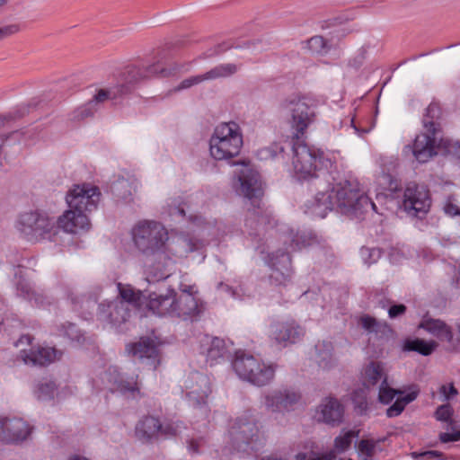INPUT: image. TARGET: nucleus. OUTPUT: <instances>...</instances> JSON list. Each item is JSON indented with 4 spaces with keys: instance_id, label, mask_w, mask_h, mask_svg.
Listing matches in <instances>:
<instances>
[{
    "instance_id": "30",
    "label": "nucleus",
    "mask_w": 460,
    "mask_h": 460,
    "mask_svg": "<svg viewBox=\"0 0 460 460\" xmlns=\"http://www.w3.org/2000/svg\"><path fill=\"white\" fill-rule=\"evenodd\" d=\"M334 348L331 341H322L314 345V359L319 367L329 370L335 367Z\"/></svg>"
},
{
    "instance_id": "50",
    "label": "nucleus",
    "mask_w": 460,
    "mask_h": 460,
    "mask_svg": "<svg viewBox=\"0 0 460 460\" xmlns=\"http://www.w3.org/2000/svg\"><path fill=\"white\" fill-rule=\"evenodd\" d=\"M95 111V106L93 101L88 102L86 104L78 107L73 111V120H82L93 115Z\"/></svg>"
},
{
    "instance_id": "63",
    "label": "nucleus",
    "mask_w": 460,
    "mask_h": 460,
    "mask_svg": "<svg viewBox=\"0 0 460 460\" xmlns=\"http://www.w3.org/2000/svg\"><path fill=\"white\" fill-rule=\"evenodd\" d=\"M193 288H194L193 286L181 285L180 289L181 291V294H188V295H194L195 296Z\"/></svg>"
},
{
    "instance_id": "54",
    "label": "nucleus",
    "mask_w": 460,
    "mask_h": 460,
    "mask_svg": "<svg viewBox=\"0 0 460 460\" xmlns=\"http://www.w3.org/2000/svg\"><path fill=\"white\" fill-rule=\"evenodd\" d=\"M179 244L182 251H180L179 252L182 253H190L193 252L198 249L197 242L189 236H184L181 239H179Z\"/></svg>"
},
{
    "instance_id": "21",
    "label": "nucleus",
    "mask_w": 460,
    "mask_h": 460,
    "mask_svg": "<svg viewBox=\"0 0 460 460\" xmlns=\"http://www.w3.org/2000/svg\"><path fill=\"white\" fill-rule=\"evenodd\" d=\"M344 406L333 396L323 398L318 406V421L332 427L339 426L343 421Z\"/></svg>"
},
{
    "instance_id": "1",
    "label": "nucleus",
    "mask_w": 460,
    "mask_h": 460,
    "mask_svg": "<svg viewBox=\"0 0 460 460\" xmlns=\"http://www.w3.org/2000/svg\"><path fill=\"white\" fill-rule=\"evenodd\" d=\"M332 162L333 167L323 178L324 183L316 179H297L300 182H307L316 191L314 199L306 205L308 212L314 217L324 218L330 211L337 209L351 219H359L368 208L376 211V204L360 190L357 180L345 179L336 182L337 165L333 159Z\"/></svg>"
},
{
    "instance_id": "55",
    "label": "nucleus",
    "mask_w": 460,
    "mask_h": 460,
    "mask_svg": "<svg viewBox=\"0 0 460 460\" xmlns=\"http://www.w3.org/2000/svg\"><path fill=\"white\" fill-rule=\"evenodd\" d=\"M20 27L17 24H10L0 28V41L17 33Z\"/></svg>"
},
{
    "instance_id": "26",
    "label": "nucleus",
    "mask_w": 460,
    "mask_h": 460,
    "mask_svg": "<svg viewBox=\"0 0 460 460\" xmlns=\"http://www.w3.org/2000/svg\"><path fill=\"white\" fill-rule=\"evenodd\" d=\"M147 308L159 316L174 315L175 290L168 288L165 295L152 293L149 295Z\"/></svg>"
},
{
    "instance_id": "39",
    "label": "nucleus",
    "mask_w": 460,
    "mask_h": 460,
    "mask_svg": "<svg viewBox=\"0 0 460 460\" xmlns=\"http://www.w3.org/2000/svg\"><path fill=\"white\" fill-rule=\"evenodd\" d=\"M119 296L115 300L126 301L127 306L131 309H136L140 306V299L142 293L140 291H135L129 286L125 287L122 284H118Z\"/></svg>"
},
{
    "instance_id": "27",
    "label": "nucleus",
    "mask_w": 460,
    "mask_h": 460,
    "mask_svg": "<svg viewBox=\"0 0 460 460\" xmlns=\"http://www.w3.org/2000/svg\"><path fill=\"white\" fill-rule=\"evenodd\" d=\"M128 349L140 360L150 359L153 364L158 361V348L155 341L150 337H141L138 341L128 345ZM154 367H155V365H154Z\"/></svg>"
},
{
    "instance_id": "46",
    "label": "nucleus",
    "mask_w": 460,
    "mask_h": 460,
    "mask_svg": "<svg viewBox=\"0 0 460 460\" xmlns=\"http://www.w3.org/2000/svg\"><path fill=\"white\" fill-rule=\"evenodd\" d=\"M57 389L56 384L52 381L40 383L38 385L35 394L39 400L49 401L54 398Z\"/></svg>"
},
{
    "instance_id": "17",
    "label": "nucleus",
    "mask_w": 460,
    "mask_h": 460,
    "mask_svg": "<svg viewBox=\"0 0 460 460\" xmlns=\"http://www.w3.org/2000/svg\"><path fill=\"white\" fill-rule=\"evenodd\" d=\"M186 397L193 407H201L206 404L207 398L211 393L208 377L199 372L191 374L190 380L186 382Z\"/></svg>"
},
{
    "instance_id": "35",
    "label": "nucleus",
    "mask_w": 460,
    "mask_h": 460,
    "mask_svg": "<svg viewBox=\"0 0 460 460\" xmlns=\"http://www.w3.org/2000/svg\"><path fill=\"white\" fill-rule=\"evenodd\" d=\"M438 346V344L435 341H425L420 338L407 339L403 343V350L414 351L422 356H429L436 350Z\"/></svg>"
},
{
    "instance_id": "24",
    "label": "nucleus",
    "mask_w": 460,
    "mask_h": 460,
    "mask_svg": "<svg viewBox=\"0 0 460 460\" xmlns=\"http://www.w3.org/2000/svg\"><path fill=\"white\" fill-rule=\"evenodd\" d=\"M58 226L66 233L79 234L87 232L91 223L86 214L69 208L58 217Z\"/></svg>"
},
{
    "instance_id": "29",
    "label": "nucleus",
    "mask_w": 460,
    "mask_h": 460,
    "mask_svg": "<svg viewBox=\"0 0 460 460\" xmlns=\"http://www.w3.org/2000/svg\"><path fill=\"white\" fill-rule=\"evenodd\" d=\"M259 360L260 359L256 358L254 356L239 350L235 352L234 358L232 361V367L241 379L249 381Z\"/></svg>"
},
{
    "instance_id": "22",
    "label": "nucleus",
    "mask_w": 460,
    "mask_h": 460,
    "mask_svg": "<svg viewBox=\"0 0 460 460\" xmlns=\"http://www.w3.org/2000/svg\"><path fill=\"white\" fill-rule=\"evenodd\" d=\"M204 311L203 303L194 295L181 294L175 292V317L183 320L194 319L199 317Z\"/></svg>"
},
{
    "instance_id": "44",
    "label": "nucleus",
    "mask_w": 460,
    "mask_h": 460,
    "mask_svg": "<svg viewBox=\"0 0 460 460\" xmlns=\"http://www.w3.org/2000/svg\"><path fill=\"white\" fill-rule=\"evenodd\" d=\"M111 188L116 197L124 200H127L132 194L130 182L125 178L118 179Z\"/></svg>"
},
{
    "instance_id": "49",
    "label": "nucleus",
    "mask_w": 460,
    "mask_h": 460,
    "mask_svg": "<svg viewBox=\"0 0 460 460\" xmlns=\"http://www.w3.org/2000/svg\"><path fill=\"white\" fill-rule=\"evenodd\" d=\"M376 442L372 439H361L358 443V452L363 456V460H372L376 451Z\"/></svg>"
},
{
    "instance_id": "14",
    "label": "nucleus",
    "mask_w": 460,
    "mask_h": 460,
    "mask_svg": "<svg viewBox=\"0 0 460 460\" xmlns=\"http://www.w3.org/2000/svg\"><path fill=\"white\" fill-rule=\"evenodd\" d=\"M268 264L271 269L269 279L275 287L286 286L292 279L291 257L289 252L278 250L268 256Z\"/></svg>"
},
{
    "instance_id": "58",
    "label": "nucleus",
    "mask_w": 460,
    "mask_h": 460,
    "mask_svg": "<svg viewBox=\"0 0 460 460\" xmlns=\"http://www.w3.org/2000/svg\"><path fill=\"white\" fill-rule=\"evenodd\" d=\"M31 105V104L30 103L27 105H22V106L19 107L13 112V114H9L8 116H4V119H18V118H22V117L25 116L26 114L29 113V109H30Z\"/></svg>"
},
{
    "instance_id": "5",
    "label": "nucleus",
    "mask_w": 460,
    "mask_h": 460,
    "mask_svg": "<svg viewBox=\"0 0 460 460\" xmlns=\"http://www.w3.org/2000/svg\"><path fill=\"white\" fill-rule=\"evenodd\" d=\"M190 63H173L168 67H164L157 62L148 66H128L121 75L120 82L110 89H101L94 95V106L108 99L115 100L119 97L131 93L137 85L143 80L153 75L168 77L180 73L189 71Z\"/></svg>"
},
{
    "instance_id": "40",
    "label": "nucleus",
    "mask_w": 460,
    "mask_h": 460,
    "mask_svg": "<svg viewBox=\"0 0 460 460\" xmlns=\"http://www.w3.org/2000/svg\"><path fill=\"white\" fill-rule=\"evenodd\" d=\"M61 287L63 289L64 297L69 301L72 309L74 311H78L81 308L84 296L79 294L76 291L75 287L72 284L63 283Z\"/></svg>"
},
{
    "instance_id": "18",
    "label": "nucleus",
    "mask_w": 460,
    "mask_h": 460,
    "mask_svg": "<svg viewBox=\"0 0 460 460\" xmlns=\"http://www.w3.org/2000/svg\"><path fill=\"white\" fill-rule=\"evenodd\" d=\"M31 433L29 425L19 418L0 419V441L6 444L19 443L27 439Z\"/></svg>"
},
{
    "instance_id": "34",
    "label": "nucleus",
    "mask_w": 460,
    "mask_h": 460,
    "mask_svg": "<svg viewBox=\"0 0 460 460\" xmlns=\"http://www.w3.org/2000/svg\"><path fill=\"white\" fill-rule=\"evenodd\" d=\"M359 323L367 332L375 333L380 338L387 337L393 333V329L386 322H379L368 314L362 315Z\"/></svg>"
},
{
    "instance_id": "56",
    "label": "nucleus",
    "mask_w": 460,
    "mask_h": 460,
    "mask_svg": "<svg viewBox=\"0 0 460 460\" xmlns=\"http://www.w3.org/2000/svg\"><path fill=\"white\" fill-rule=\"evenodd\" d=\"M407 307L403 304H395L389 307L388 315L394 319L405 314Z\"/></svg>"
},
{
    "instance_id": "37",
    "label": "nucleus",
    "mask_w": 460,
    "mask_h": 460,
    "mask_svg": "<svg viewBox=\"0 0 460 460\" xmlns=\"http://www.w3.org/2000/svg\"><path fill=\"white\" fill-rule=\"evenodd\" d=\"M58 331L60 336L67 338L75 345H82L86 340L84 333L76 326V324L70 322L61 323L58 327Z\"/></svg>"
},
{
    "instance_id": "47",
    "label": "nucleus",
    "mask_w": 460,
    "mask_h": 460,
    "mask_svg": "<svg viewBox=\"0 0 460 460\" xmlns=\"http://www.w3.org/2000/svg\"><path fill=\"white\" fill-rule=\"evenodd\" d=\"M285 147L279 142H273L270 146L260 149L259 155L261 159H274L284 153Z\"/></svg>"
},
{
    "instance_id": "61",
    "label": "nucleus",
    "mask_w": 460,
    "mask_h": 460,
    "mask_svg": "<svg viewBox=\"0 0 460 460\" xmlns=\"http://www.w3.org/2000/svg\"><path fill=\"white\" fill-rule=\"evenodd\" d=\"M184 204H180L178 206H173L170 208V215L172 217H186V211L183 207Z\"/></svg>"
},
{
    "instance_id": "42",
    "label": "nucleus",
    "mask_w": 460,
    "mask_h": 460,
    "mask_svg": "<svg viewBox=\"0 0 460 460\" xmlns=\"http://www.w3.org/2000/svg\"><path fill=\"white\" fill-rule=\"evenodd\" d=\"M303 44L304 49H307L312 54H323L330 49L327 41L322 36H314Z\"/></svg>"
},
{
    "instance_id": "11",
    "label": "nucleus",
    "mask_w": 460,
    "mask_h": 460,
    "mask_svg": "<svg viewBox=\"0 0 460 460\" xmlns=\"http://www.w3.org/2000/svg\"><path fill=\"white\" fill-rule=\"evenodd\" d=\"M105 378L111 385L112 393H119L127 400L138 401L145 396L142 390V383L138 375L125 376L119 373L116 367H111L105 372Z\"/></svg>"
},
{
    "instance_id": "53",
    "label": "nucleus",
    "mask_w": 460,
    "mask_h": 460,
    "mask_svg": "<svg viewBox=\"0 0 460 460\" xmlns=\"http://www.w3.org/2000/svg\"><path fill=\"white\" fill-rule=\"evenodd\" d=\"M353 437V431H348L344 435L337 437L334 441L336 448L341 451H344L347 448H349L351 444Z\"/></svg>"
},
{
    "instance_id": "64",
    "label": "nucleus",
    "mask_w": 460,
    "mask_h": 460,
    "mask_svg": "<svg viewBox=\"0 0 460 460\" xmlns=\"http://www.w3.org/2000/svg\"><path fill=\"white\" fill-rule=\"evenodd\" d=\"M189 221L196 225H200L203 223L204 219L202 218V217L198 215H190Z\"/></svg>"
},
{
    "instance_id": "7",
    "label": "nucleus",
    "mask_w": 460,
    "mask_h": 460,
    "mask_svg": "<svg viewBox=\"0 0 460 460\" xmlns=\"http://www.w3.org/2000/svg\"><path fill=\"white\" fill-rule=\"evenodd\" d=\"M136 247L144 254L155 255L162 252L168 233L164 226L156 221H141L132 230Z\"/></svg>"
},
{
    "instance_id": "8",
    "label": "nucleus",
    "mask_w": 460,
    "mask_h": 460,
    "mask_svg": "<svg viewBox=\"0 0 460 460\" xmlns=\"http://www.w3.org/2000/svg\"><path fill=\"white\" fill-rule=\"evenodd\" d=\"M233 448L241 453L252 454L260 449L259 429L256 423L247 417L237 418L230 431Z\"/></svg>"
},
{
    "instance_id": "31",
    "label": "nucleus",
    "mask_w": 460,
    "mask_h": 460,
    "mask_svg": "<svg viewBox=\"0 0 460 460\" xmlns=\"http://www.w3.org/2000/svg\"><path fill=\"white\" fill-rule=\"evenodd\" d=\"M277 367V364H266L259 360L248 382L259 387L268 385L274 379Z\"/></svg>"
},
{
    "instance_id": "33",
    "label": "nucleus",
    "mask_w": 460,
    "mask_h": 460,
    "mask_svg": "<svg viewBox=\"0 0 460 460\" xmlns=\"http://www.w3.org/2000/svg\"><path fill=\"white\" fill-rule=\"evenodd\" d=\"M384 378L387 379V375L385 373L382 362L371 361L365 367L363 385L367 388L376 385L379 382H382Z\"/></svg>"
},
{
    "instance_id": "2",
    "label": "nucleus",
    "mask_w": 460,
    "mask_h": 460,
    "mask_svg": "<svg viewBox=\"0 0 460 460\" xmlns=\"http://www.w3.org/2000/svg\"><path fill=\"white\" fill-rule=\"evenodd\" d=\"M291 114L290 125L294 130L292 138L293 166L296 179H316L324 183L323 178L332 172V158L314 146H308L303 139L308 127L315 119L314 107L305 98H294L286 102Z\"/></svg>"
},
{
    "instance_id": "23",
    "label": "nucleus",
    "mask_w": 460,
    "mask_h": 460,
    "mask_svg": "<svg viewBox=\"0 0 460 460\" xmlns=\"http://www.w3.org/2000/svg\"><path fill=\"white\" fill-rule=\"evenodd\" d=\"M161 421L158 418L146 415L135 426V436L142 444H153L160 438Z\"/></svg>"
},
{
    "instance_id": "36",
    "label": "nucleus",
    "mask_w": 460,
    "mask_h": 460,
    "mask_svg": "<svg viewBox=\"0 0 460 460\" xmlns=\"http://www.w3.org/2000/svg\"><path fill=\"white\" fill-rule=\"evenodd\" d=\"M16 289L19 296H22L31 303L33 302V305L36 306L44 307L46 305H49V302H45L46 297L33 291L30 284L25 280H19Z\"/></svg>"
},
{
    "instance_id": "43",
    "label": "nucleus",
    "mask_w": 460,
    "mask_h": 460,
    "mask_svg": "<svg viewBox=\"0 0 460 460\" xmlns=\"http://www.w3.org/2000/svg\"><path fill=\"white\" fill-rule=\"evenodd\" d=\"M402 394V391L390 387L387 379L384 378L379 386L378 401L383 404H389L395 395Z\"/></svg>"
},
{
    "instance_id": "60",
    "label": "nucleus",
    "mask_w": 460,
    "mask_h": 460,
    "mask_svg": "<svg viewBox=\"0 0 460 460\" xmlns=\"http://www.w3.org/2000/svg\"><path fill=\"white\" fill-rule=\"evenodd\" d=\"M204 439L202 438H197V439H190L188 444L189 451L192 454H199V447L203 444Z\"/></svg>"
},
{
    "instance_id": "12",
    "label": "nucleus",
    "mask_w": 460,
    "mask_h": 460,
    "mask_svg": "<svg viewBox=\"0 0 460 460\" xmlns=\"http://www.w3.org/2000/svg\"><path fill=\"white\" fill-rule=\"evenodd\" d=\"M101 191L97 186L89 183L74 185L66 196L68 208L84 214L96 210L100 201Z\"/></svg>"
},
{
    "instance_id": "13",
    "label": "nucleus",
    "mask_w": 460,
    "mask_h": 460,
    "mask_svg": "<svg viewBox=\"0 0 460 460\" xmlns=\"http://www.w3.org/2000/svg\"><path fill=\"white\" fill-rule=\"evenodd\" d=\"M430 204L429 191L425 185L415 182L407 184L402 200V207L407 214L422 217L429 211Z\"/></svg>"
},
{
    "instance_id": "9",
    "label": "nucleus",
    "mask_w": 460,
    "mask_h": 460,
    "mask_svg": "<svg viewBox=\"0 0 460 460\" xmlns=\"http://www.w3.org/2000/svg\"><path fill=\"white\" fill-rule=\"evenodd\" d=\"M16 228L27 241L35 243L50 236L54 223L48 216L31 211L20 215Z\"/></svg>"
},
{
    "instance_id": "10",
    "label": "nucleus",
    "mask_w": 460,
    "mask_h": 460,
    "mask_svg": "<svg viewBox=\"0 0 460 460\" xmlns=\"http://www.w3.org/2000/svg\"><path fill=\"white\" fill-rule=\"evenodd\" d=\"M132 311L126 301H104L98 305L97 318L117 332H124L128 329Z\"/></svg>"
},
{
    "instance_id": "38",
    "label": "nucleus",
    "mask_w": 460,
    "mask_h": 460,
    "mask_svg": "<svg viewBox=\"0 0 460 460\" xmlns=\"http://www.w3.org/2000/svg\"><path fill=\"white\" fill-rule=\"evenodd\" d=\"M419 390L414 388L407 393L402 397H398L397 400L386 410V415L388 418H394L399 416L404 410L405 406L413 402L419 394Z\"/></svg>"
},
{
    "instance_id": "62",
    "label": "nucleus",
    "mask_w": 460,
    "mask_h": 460,
    "mask_svg": "<svg viewBox=\"0 0 460 460\" xmlns=\"http://www.w3.org/2000/svg\"><path fill=\"white\" fill-rule=\"evenodd\" d=\"M422 457L425 458V460H434V459H440L443 457V453L439 451L430 450L426 451L420 454Z\"/></svg>"
},
{
    "instance_id": "16",
    "label": "nucleus",
    "mask_w": 460,
    "mask_h": 460,
    "mask_svg": "<svg viewBox=\"0 0 460 460\" xmlns=\"http://www.w3.org/2000/svg\"><path fill=\"white\" fill-rule=\"evenodd\" d=\"M301 394L291 387L275 389L264 397L267 410L272 412H284L292 411L299 402Z\"/></svg>"
},
{
    "instance_id": "28",
    "label": "nucleus",
    "mask_w": 460,
    "mask_h": 460,
    "mask_svg": "<svg viewBox=\"0 0 460 460\" xmlns=\"http://www.w3.org/2000/svg\"><path fill=\"white\" fill-rule=\"evenodd\" d=\"M419 328L424 329L431 335L440 341L451 342L453 341V332L449 325L440 319H434L428 315L424 316L419 324Z\"/></svg>"
},
{
    "instance_id": "48",
    "label": "nucleus",
    "mask_w": 460,
    "mask_h": 460,
    "mask_svg": "<svg viewBox=\"0 0 460 460\" xmlns=\"http://www.w3.org/2000/svg\"><path fill=\"white\" fill-rule=\"evenodd\" d=\"M453 409L449 403L442 404L438 406L434 413L437 420L447 422L450 426L455 424L452 419Z\"/></svg>"
},
{
    "instance_id": "25",
    "label": "nucleus",
    "mask_w": 460,
    "mask_h": 460,
    "mask_svg": "<svg viewBox=\"0 0 460 460\" xmlns=\"http://www.w3.org/2000/svg\"><path fill=\"white\" fill-rule=\"evenodd\" d=\"M200 353L206 356V362L210 366L224 360L227 349L223 339L205 336L200 341Z\"/></svg>"
},
{
    "instance_id": "3",
    "label": "nucleus",
    "mask_w": 460,
    "mask_h": 460,
    "mask_svg": "<svg viewBox=\"0 0 460 460\" xmlns=\"http://www.w3.org/2000/svg\"><path fill=\"white\" fill-rule=\"evenodd\" d=\"M441 109L438 103L431 102L426 109L423 116L425 133L416 136L412 153L419 163H426L438 154L437 149L443 148L447 153L456 155L460 160V143L444 140L440 136Z\"/></svg>"
},
{
    "instance_id": "19",
    "label": "nucleus",
    "mask_w": 460,
    "mask_h": 460,
    "mask_svg": "<svg viewBox=\"0 0 460 460\" xmlns=\"http://www.w3.org/2000/svg\"><path fill=\"white\" fill-rule=\"evenodd\" d=\"M237 72V66L234 64L226 63L220 64L211 68L202 75L190 76L182 80L180 84L174 89L175 92L190 88L194 85L199 84L204 81L217 80L233 75Z\"/></svg>"
},
{
    "instance_id": "52",
    "label": "nucleus",
    "mask_w": 460,
    "mask_h": 460,
    "mask_svg": "<svg viewBox=\"0 0 460 460\" xmlns=\"http://www.w3.org/2000/svg\"><path fill=\"white\" fill-rule=\"evenodd\" d=\"M147 274L148 281H159L161 279H165L168 277L164 266L161 264H158L156 268H155V266H149Z\"/></svg>"
},
{
    "instance_id": "32",
    "label": "nucleus",
    "mask_w": 460,
    "mask_h": 460,
    "mask_svg": "<svg viewBox=\"0 0 460 460\" xmlns=\"http://www.w3.org/2000/svg\"><path fill=\"white\" fill-rule=\"evenodd\" d=\"M288 241L290 242L289 249L294 252L317 243L318 238L312 231L303 230L295 232L293 229H290L284 242L287 243Z\"/></svg>"
},
{
    "instance_id": "15",
    "label": "nucleus",
    "mask_w": 460,
    "mask_h": 460,
    "mask_svg": "<svg viewBox=\"0 0 460 460\" xmlns=\"http://www.w3.org/2000/svg\"><path fill=\"white\" fill-rule=\"evenodd\" d=\"M305 333L304 327L293 319L278 321L270 325V337L282 347L299 342Z\"/></svg>"
},
{
    "instance_id": "51",
    "label": "nucleus",
    "mask_w": 460,
    "mask_h": 460,
    "mask_svg": "<svg viewBox=\"0 0 460 460\" xmlns=\"http://www.w3.org/2000/svg\"><path fill=\"white\" fill-rule=\"evenodd\" d=\"M360 254L364 262L370 265L378 261L381 257L382 252L378 248L363 247L360 251Z\"/></svg>"
},
{
    "instance_id": "57",
    "label": "nucleus",
    "mask_w": 460,
    "mask_h": 460,
    "mask_svg": "<svg viewBox=\"0 0 460 460\" xmlns=\"http://www.w3.org/2000/svg\"><path fill=\"white\" fill-rule=\"evenodd\" d=\"M438 438L442 443L460 441V430H456L452 433L442 432L439 434Z\"/></svg>"
},
{
    "instance_id": "41",
    "label": "nucleus",
    "mask_w": 460,
    "mask_h": 460,
    "mask_svg": "<svg viewBox=\"0 0 460 460\" xmlns=\"http://www.w3.org/2000/svg\"><path fill=\"white\" fill-rule=\"evenodd\" d=\"M351 401L354 408V411L359 415H367L369 410V404L367 402V395L364 391L358 390L354 391L351 395Z\"/></svg>"
},
{
    "instance_id": "4",
    "label": "nucleus",
    "mask_w": 460,
    "mask_h": 460,
    "mask_svg": "<svg viewBox=\"0 0 460 460\" xmlns=\"http://www.w3.org/2000/svg\"><path fill=\"white\" fill-rule=\"evenodd\" d=\"M234 189L237 194L251 200L252 208H248L244 226L250 235H258L270 223V215L261 207L263 189L260 173L243 164L237 174Z\"/></svg>"
},
{
    "instance_id": "45",
    "label": "nucleus",
    "mask_w": 460,
    "mask_h": 460,
    "mask_svg": "<svg viewBox=\"0 0 460 460\" xmlns=\"http://www.w3.org/2000/svg\"><path fill=\"white\" fill-rule=\"evenodd\" d=\"M183 428L184 426L181 421L170 420L164 423L161 422L160 437H164V438L176 437L181 433Z\"/></svg>"
},
{
    "instance_id": "6",
    "label": "nucleus",
    "mask_w": 460,
    "mask_h": 460,
    "mask_svg": "<svg viewBox=\"0 0 460 460\" xmlns=\"http://www.w3.org/2000/svg\"><path fill=\"white\" fill-rule=\"evenodd\" d=\"M243 136L235 122L217 126L209 140V152L215 160H228L239 155Z\"/></svg>"
},
{
    "instance_id": "20",
    "label": "nucleus",
    "mask_w": 460,
    "mask_h": 460,
    "mask_svg": "<svg viewBox=\"0 0 460 460\" xmlns=\"http://www.w3.org/2000/svg\"><path fill=\"white\" fill-rule=\"evenodd\" d=\"M63 352L53 347H31L29 350L22 349L20 356L23 362L31 366H48L61 358Z\"/></svg>"
},
{
    "instance_id": "59",
    "label": "nucleus",
    "mask_w": 460,
    "mask_h": 460,
    "mask_svg": "<svg viewBox=\"0 0 460 460\" xmlns=\"http://www.w3.org/2000/svg\"><path fill=\"white\" fill-rule=\"evenodd\" d=\"M440 393L445 396L446 400H449L451 397L457 394V390L453 384L449 385H443L440 387Z\"/></svg>"
}]
</instances>
